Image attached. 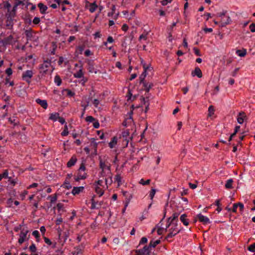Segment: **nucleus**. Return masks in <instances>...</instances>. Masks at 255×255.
<instances>
[{
  "label": "nucleus",
  "instance_id": "1",
  "mask_svg": "<svg viewBox=\"0 0 255 255\" xmlns=\"http://www.w3.org/2000/svg\"><path fill=\"white\" fill-rule=\"evenodd\" d=\"M44 241L45 243L49 247H51L52 249H55L57 247V245H59L62 247L67 240L66 238H65L64 241H62V236H61V231L58 232V241L57 242H52L49 238L43 236V237ZM62 248H59L56 251V253H60L61 254L63 253V251H61Z\"/></svg>",
  "mask_w": 255,
  "mask_h": 255
},
{
  "label": "nucleus",
  "instance_id": "2",
  "mask_svg": "<svg viewBox=\"0 0 255 255\" xmlns=\"http://www.w3.org/2000/svg\"><path fill=\"white\" fill-rule=\"evenodd\" d=\"M168 225L166 226V231L168 232L165 239L169 241L170 239L175 236L179 232V230L177 228V224L176 223L167 222Z\"/></svg>",
  "mask_w": 255,
  "mask_h": 255
},
{
  "label": "nucleus",
  "instance_id": "3",
  "mask_svg": "<svg viewBox=\"0 0 255 255\" xmlns=\"http://www.w3.org/2000/svg\"><path fill=\"white\" fill-rule=\"evenodd\" d=\"M87 177V174L86 172V167L84 163H82L77 172V174L74 176L75 181L78 182L80 180H84Z\"/></svg>",
  "mask_w": 255,
  "mask_h": 255
},
{
  "label": "nucleus",
  "instance_id": "4",
  "mask_svg": "<svg viewBox=\"0 0 255 255\" xmlns=\"http://www.w3.org/2000/svg\"><path fill=\"white\" fill-rule=\"evenodd\" d=\"M227 11H223L222 12H219L217 14V16L220 19V26L221 27H224L227 25L229 24L231 22V19L230 17L227 15L226 14Z\"/></svg>",
  "mask_w": 255,
  "mask_h": 255
},
{
  "label": "nucleus",
  "instance_id": "5",
  "mask_svg": "<svg viewBox=\"0 0 255 255\" xmlns=\"http://www.w3.org/2000/svg\"><path fill=\"white\" fill-rule=\"evenodd\" d=\"M29 230L28 228L26 227V229H22L19 234V238L18 243L19 245H22L24 242L29 240L30 238Z\"/></svg>",
  "mask_w": 255,
  "mask_h": 255
},
{
  "label": "nucleus",
  "instance_id": "6",
  "mask_svg": "<svg viewBox=\"0 0 255 255\" xmlns=\"http://www.w3.org/2000/svg\"><path fill=\"white\" fill-rule=\"evenodd\" d=\"M103 183L104 181L103 179H99L95 182V192L100 197L102 196L104 194L105 190L107 189Z\"/></svg>",
  "mask_w": 255,
  "mask_h": 255
},
{
  "label": "nucleus",
  "instance_id": "7",
  "mask_svg": "<svg viewBox=\"0 0 255 255\" xmlns=\"http://www.w3.org/2000/svg\"><path fill=\"white\" fill-rule=\"evenodd\" d=\"M34 75V72L31 70H26L22 73L21 78L22 79L25 81L27 83L30 84L31 79Z\"/></svg>",
  "mask_w": 255,
  "mask_h": 255
},
{
  "label": "nucleus",
  "instance_id": "8",
  "mask_svg": "<svg viewBox=\"0 0 255 255\" xmlns=\"http://www.w3.org/2000/svg\"><path fill=\"white\" fill-rule=\"evenodd\" d=\"M197 219H198L200 222H201L204 225H207L210 223L209 219L207 217L201 214H199L197 215L195 218V222L196 221Z\"/></svg>",
  "mask_w": 255,
  "mask_h": 255
},
{
  "label": "nucleus",
  "instance_id": "9",
  "mask_svg": "<svg viewBox=\"0 0 255 255\" xmlns=\"http://www.w3.org/2000/svg\"><path fill=\"white\" fill-rule=\"evenodd\" d=\"M51 66V60H47L43 62V63L41 64L39 69L41 70V72L46 73L48 71V68Z\"/></svg>",
  "mask_w": 255,
  "mask_h": 255
},
{
  "label": "nucleus",
  "instance_id": "10",
  "mask_svg": "<svg viewBox=\"0 0 255 255\" xmlns=\"http://www.w3.org/2000/svg\"><path fill=\"white\" fill-rule=\"evenodd\" d=\"M150 246H145L142 249L136 250V255H148L150 252Z\"/></svg>",
  "mask_w": 255,
  "mask_h": 255
},
{
  "label": "nucleus",
  "instance_id": "11",
  "mask_svg": "<svg viewBox=\"0 0 255 255\" xmlns=\"http://www.w3.org/2000/svg\"><path fill=\"white\" fill-rule=\"evenodd\" d=\"M116 6L115 5L113 4L112 6V7H111V11L108 12V16L109 17L112 16V17H113V18L114 19L117 20L120 15V12H118L116 13Z\"/></svg>",
  "mask_w": 255,
  "mask_h": 255
},
{
  "label": "nucleus",
  "instance_id": "12",
  "mask_svg": "<svg viewBox=\"0 0 255 255\" xmlns=\"http://www.w3.org/2000/svg\"><path fill=\"white\" fill-rule=\"evenodd\" d=\"M100 168L101 170H111V165L108 162L103 161L102 159L100 158Z\"/></svg>",
  "mask_w": 255,
  "mask_h": 255
},
{
  "label": "nucleus",
  "instance_id": "13",
  "mask_svg": "<svg viewBox=\"0 0 255 255\" xmlns=\"http://www.w3.org/2000/svg\"><path fill=\"white\" fill-rule=\"evenodd\" d=\"M3 45H10L13 43V37L12 35H9L1 41Z\"/></svg>",
  "mask_w": 255,
  "mask_h": 255
},
{
  "label": "nucleus",
  "instance_id": "14",
  "mask_svg": "<svg viewBox=\"0 0 255 255\" xmlns=\"http://www.w3.org/2000/svg\"><path fill=\"white\" fill-rule=\"evenodd\" d=\"M84 190V187L83 186L74 187L71 193L74 196H76L83 192Z\"/></svg>",
  "mask_w": 255,
  "mask_h": 255
},
{
  "label": "nucleus",
  "instance_id": "15",
  "mask_svg": "<svg viewBox=\"0 0 255 255\" xmlns=\"http://www.w3.org/2000/svg\"><path fill=\"white\" fill-rule=\"evenodd\" d=\"M111 175H112V174L111 170H101V171L100 172L99 174L100 178L103 177V179L109 176H111Z\"/></svg>",
  "mask_w": 255,
  "mask_h": 255
},
{
  "label": "nucleus",
  "instance_id": "16",
  "mask_svg": "<svg viewBox=\"0 0 255 255\" xmlns=\"http://www.w3.org/2000/svg\"><path fill=\"white\" fill-rule=\"evenodd\" d=\"M129 136V131L128 129H125L122 131V137L125 140L126 146L128 145L129 141L128 139L130 138Z\"/></svg>",
  "mask_w": 255,
  "mask_h": 255
},
{
  "label": "nucleus",
  "instance_id": "17",
  "mask_svg": "<svg viewBox=\"0 0 255 255\" xmlns=\"http://www.w3.org/2000/svg\"><path fill=\"white\" fill-rule=\"evenodd\" d=\"M77 161V158L76 155H73L70 160L67 163V167L70 168L73 166Z\"/></svg>",
  "mask_w": 255,
  "mask_h": 255
},
{
  "label": "nucleus",
  "instance_id": "18",
  "mask_svg": "<svg viewBox=\"0 0 255 255\" xmlns=\"http://www.w3.org/2000/svg\"><path fill=\"white\" fill-rule=\"evenodd\" d=\"M37 104L40 105L41 107H42L44 109H46L48 107V104L46 100H41L40 99H37L35 100Z\"/></svg>",
  "mask_w": 255,
  "mask_h": 255
},
{
  "label": "nucleus",
  "instance_id": "19",
  "mask_svg": "<svg viewBox=\"0 0 255 255\" xmlns=\"http://www.w3.org/2000/svg\"><path fill=\"white\" fill-rule=\"evenodd\" d=\"M132 110H131L128 113V118H127L125 121H124L123 123V125L125 127H126L127 126V121H128V123H131L132 122V115L133 114L132 110L133 109V106L132 105L131 106Z\"/></svg>",
  "mask_w": 255,
  "mask_h": 255
},
{
  "label": "nucleus",
  "instance_id": "20",
  "mask_svg": "<svg viewBox=\"0 0 255 255\" xmlns=\"http://www.w3.org/2000/svg\"><path fill=\"white\" fill-rule=\"evenodd\" d=\"M191 74L192 76H197L198 78L202 77V72L198 67L195 68L194 70L192 72Z\"/></svg>",
  "mask_w": 255,
  "mask_h": 255
},
{
  "label": "nucleus",
  "instance_id": "21",
  "mask_svg": "<svg viewBox=\"0 0 255 255\" xmlns=\"http://www.w3.org/2000/svg\"><path fill=\"white\" fill-rule=\"evenodd\" d=\"M73 76L76 78H81L83 77L84 72L83 71L82 65L80 66V69L78 71L73 74Z\"/></svg>",
  "mask_w": 255,
  "mask_h": 255
},
{
  "label": "nucleus",
  "instance_id": "22",
  "mask_svg": "<svg viewBox=\"0 0 255 255\" xmlns=\"http://www.w3.org/2000/svg\"><path fill=\"white\" fill-rule=\"evenodd\" d=\"M24 33L26 35L27 40H31L33 34L32 30L31 29H26L25 30Z\"/></svg>",
  "mask_w": 255,
  "mask_h": 255
},
{
  "label": "nucleus",
  "instance_id": "23",
  "mask_svg": "<svg viewBox=\"0 0 255 255\" xmlns=\"http://www.w3.org/2000/svg\"><path fill=\"white\" fill-rule=\"evenodd\" d=\"M179 215V213L178 212L173 213L172 215L168 219L167 222L174 223L175 221H177Z\"/></svg>",
  "mask_w": 255,
  "mask_h": 255
},
{
  "label": "nucleus",
  "instance_id": "24",
  "mask_svg": "<svg viewBox=\"0 0 255 255\" xmlns=\"http://www.w3.org/2000/svg\"><path fill=\"white\" fill-rule=\"evenodd\" d=\"M38 7L39 8L40 12L41 14L46 13V11L48 9V7L46 5H44L43 3L40 2L38 4Z\"/></svg>",
  "mask_w": 255,
  "mask_h": 255
},
{
  "label": "nucleus",
  "instance_id": "25",
  "mask_svg": "<svg viewBox=\"0 0 255 255\" xmlns=\"http://www.w3.org/2000/svg\"><path fill=\"white\" fill-rule=\"evenodd\" d=\"M246 117V115L244 112H240L238 114L237 118V121L240 124H242L244 121V118Z\"/></svg>",
  "mask_w": 255,
  "mask_h": 255
},
{
  "label": "nucleus",
  "instance_id": "26",
  "mask_svg": "<svg viewBox=\"0 0 255 255\" xmlns=\"http://www.w3.org/2000/svg\"><path fill=\"white\" fill-rule=\"evenodd\" d=\"M180 219L181 222L184 225L187 226L189 225V219H187L186 214H182L180 216Z\"/></svg>",
  "mask_w": 255,
  "mask_h": 255
},
{
  "label": "nucleus",
  "instance_id": "27",
  "mask_svg": "<svg viewBox=\"0 0 255 255\" xmlns=\"http://www.w3.org/2000/svg\"><path fill=\"white\" fill-rule=\"evenodd\" d=\"M117 142H118V137L117 136H114L112 138L111 141L109 142V146L111 148H113L116 146V145L117 144Z\"/></svg>",
  "mask_w": 255,
  "mask_h": 255
},
{
  "label": "nucleus",
  "instance_id": "28",
  "mask_svg": "<svg viewBox=\"0 0 255 255\" xmlns=\"http://www.w3.org/2000/svg\"><path fill=\"white\" fill-rule=\"evenodd\" d=\"M97 8L98 5H97L95 2L89 3L88 9L90 12H91V13H93L94 11H95Z\"/></svg>",
  "mask_w": 255,
  "mask_h": 255
},
{
  "label": "nucleus",
  "instance_id": "29",
  "mask_svg": "<svg viewBox=\"0 0 255 255\" xmlns=\"http://www.w3.org/2000/svg\"><path fill=\"white\" fill-rule=\"evenodd\" d=\"M105 181L106 187V188H108L109 187V185H111L113 182L112 180V175H111V176L107 177V178H104L103 181Z\"/></svg>",
  "mask_w": 255,
  "mask_h": 255
},
{
  "label": "nucleus",
  "instance_id": "30",
  "mask_svg": "<svg viewBox=\"0 0 255 255\" xmlns=\"http://www.w3.org/2000/svg\"><path fill=\"white\" fill-rule=\"evenodd\" d=\"M142 83L143 84V87H144V90L147 92H148L153 86V84L152 83H146L145 82H143Z\"/></svg>",
  "mask_w": 255,
  "mask_h": 255
},
{
  "label": "nucleus",
  "instance_id": "31",
  "mask_svg": "<svg viewBox=\"0 0 255 255\" xmlns=\"http://www.w3.org/2000/svg\"><path fill=\"white\" fill-rule=\"evenodd\" d=\"M115 181L118 183V186H121L123 183H122V177L121 176L120 174H117L115 176Z\"/></svg>",
  "mask_w": 255,
  "mask_h": 255
},
{
  "label": "nucleus",
  "instance_id": "32",
  "mask_svg": "<svg viewBox=\"0 0 255 255\" xmlns=\"http://www.w3.org/2000/svg\"><path fill=\"white\" fill-rule=\"evenodd\" d=\"M236 54L240 57H244L247 54V50L245 49L243 50H237L236 51Z\"/></svg>",
  "mask_w": 255,
  "mask_h": 255
},
{
  "label": "nucleus",
  "instance_id": "33",
  "mask_svg": "<svg viewBox=\"0 0 255 255\" xmlns=\"http://www.w3.org/2000/svg\"><path fill=\"white\" fill-rule=\"evenodd\" d=\"M59 117V113H52L50 115L49 119L53 121H56L57 120H58Z\"/></svg>",
  "mask_w": 255,
  "mask_h": 255
},
{
  "label": "nucleus",
  "instance_id": "34",
  "mask_svg": "<svg viewBox=\"0 0 255 255\" xmlns=\"http://www.w3.org/2000/svg\"><path fill=\"white\" fill-rule=\"evenodd\" d=\"M233 180L232 179H228L226 183L225 184V187L226 189H230L233 188L232 184H233Z\"/></svg>",
  "mask_w": 255,
  "mask_h": 255
},
{
  "label": "nucleus",
  "instance_id": "35",
  "mask_svg": "<svg viewBox=\"0 0 255 255\" xmlns=\"http://www.w3.org/2000/svg\"><path fill=\"white\" fill-rule=\"evenodd\" d=\"M6 26L9 29L11 28L13 26V21L10 17H8L6 21Z\"/></svg>",
  "mask_w": 255,
  "mask_h": 255
},
{
  "label": "nucleus",
  "instance_id": "36",
  "mask_svg": "<svg viewBox=\"0 0 255 255\" xmlns=\"http://www.w3.org/2000/svg\"><path fill=\"white\" fill-rule=\"evenodd\" d=\"M47 199H50V203L51 204L55 203L57 199V196L56 194H55L52 195H49Z\"/></svg>",
  "mask_w": 255,
  "mask_h": 255
},
{
  "label": "nucleus",
  "instance_id": "37",
  "mask_svg": "<svg viewBox=\"0 0 255 255\" xmlns=\"http://www.w3.org/2000/svg\"><path fill=\"white\" fill-rule=\"evenodd\" d=\"M62 186L67 189H70L72 188V186L70 184V180H65Z\"/></svg>",
  "mask_w": 255,
  "mask_h": 255
},
{
  "label": "nucleus",
  "instance_id": "38",
  "mask_svg": "<svg viewBox=\"0 0 255 255\" xmlns=\"http://www.w3.org/2000/svg\"><path fill=\"white\" fill-rule=\"evenodd\" d=\"M32 235L35 238L36 241L39 242L40 240V234L37 230L32 232Z\"/></svg>",
  "mask_w": 255,
  "mask_h": 255
},
{
  "label": "nucleus",
  "instance_id": "39",
  "mask_svg": "<svg viewBox=\"0 0 255 255\" xmlns=\"http://www.w3.org/2000/svg\"><path fill=\"white\" fill-rule=\"evenodd\" d=\"M54 82L58 86H59L61 84L62 81L61 78L59 75H56L55 76Z\"/></svg>",
  "mask_w": 255,
  "mask_h": 255
},
{
  "label": "nucleus",
  "instance_id": "40",
  "mask_svg": "<svg viewBox=\"0 0 255 255\" xmlns=\"http://www.w3.org/2000/svg\"><path fill=\"white\" fill-rule=\"evenodd\" d=\"M57 48V44L55 42L52 43V49L50 50V54L51 55H54L55 54V51Z\"/></svg>",
  "mask_w": 255,
  "mask_h": 255
},
{
  "label": "nucleus",
  "instance_id": "41",
  "mask_svg": "<svg viewBox=\"0 0 255 255\" xmlns=\"http://www.w3.org/2000/svg\"><path fill=\"white\" fill-rule=\"evenodd\" d=\"M68 134H69V131H68V126L67 125H65L64 126V130L61 132V135L62 136H67L68 135Z\"/></svg>",
  "mask_w": 255,
  "mask_h": 255
},
{
  "label": "nucleus",
  "instance_id": "42",
  "mask_svg": "<svg viewBox=\"0 0 255 255\" xmlns=\"http://www.w3.org/2000/svg\"><path fill=\"white\" fill-rule=\"evenodd\" d=\"M150 182H151L150 179H147V180L144 181V180L142 178L140 180L139 183L142 185H147L149 184Z\"/></svg>",
  "mask_w": 255,
  "mask_h": 255
},
{
  "label": "nucleus",
  "instance_id": "43",
  "mask_svg": "<svg viewBox=\"0 0 255 255\" xmlns=\"http://www.w3.org/2000/svg\"><path fill=\"white\" fill-rule=\"evenodd\" d=\"M8 174L7 170H5L2 174H0V181H1L2 178H7Z\"/></svg>",
  "mask_w": 255,
  "mask_h": 255
},
{
  "label": "nucleus",
  "instance_id": "44",
  "mask_svg": "<svg viewBox=\"0 0 255 255\" xmlns=\"http://www.w3.org/2000/svg\"><path fill=\"white\" fill-rule=\"evenodd\" d=\"M84 48L85 46L84 45H79L77 47L76 51L78 52L79 54H82Z\"/></svg>",
  "mask_w": 255,
  "mask_h": 255
},
{
  "label": "nucleus",
  "instance_id": "45",
  "mask_svg": "<svg viewBox=\"0 0 255 255\" xmlns=\"http://www.w3.org/2000/svg\"><path fill=\"white\" fill-rule=\"evenodd\" d=\"M160 240H156L155 241H151L149 244L150 247L155 248L158 244L160 243Z\"/></svg>",
  "mask_w": 255,
  "mask_h": 255
},
{
  "label": "nucleus",
  "instance_id": "46",
  "mask_svg": "<svg viewBox=\"0 0 255 255\" xmlns=\"http://www.w3.org/2000/svg\"><path fill=\"white\" fill-rule=\"evenodd\" d=\"M215 109L213 106H210L208 108L209 116L211 117L214 114Z\"/></svg>",
  "mask_w": 255,
  "mask_h": 255
},
{
  "label": "nucleus",
  "instance_id": "47",
  "mask_svg": "<svg viewBox=\"0 0 255 255\" xmlns=\"http://www.w3.org/2000/svg\"><path fill=\"white\" fill-rule=\"evenodd\" d=\"M147 34H148V33L147 32L143 33L139 37V41H141V40H146L147 38Z\"/></svg>",
  "mask_w": 255,
  "mask_h": 255
},
{
  "label": "nucleus",
  "instance_id": "48",
  "mask_svg": "<svg viewBox=\"0 0 255 255\" xmlns=\"http://www.w3.org/2000/svg\"><path fill=\"white\" fill-rule=\"evenodd\" d=\"M156 193V190L155 189L152 188L149 192V197H150L151 200H152L155 194Z\"/></svg>",
  "mask_w": 255,
  "mask_h": 255
},
{
  "label": "nucleus",
  "instance_id": "49",
  "mask_svg": "<svg viewBox=\"0 0 255 255\" xmlns=\"http://www.w3.org/2000/svg\"><path fill=\"white\" fill-rule=\"evenodd\" d=\"M10 77H6L5 78V84L6 85L7 84H9V86H13L14 85V82L13 81H10Z\"/></svg>",
  "mask_w": 255,
  "mask_h": 255
},
{
  "label": "nucleus",
  "instance_id": "50",
  "mask_svg": "<svg viewBox=\"0 0 255 255\" xmlns=\"http://www.w3.org/2000/svg\"><path fill=\"white\" fill-rule=\"evenodd\" d=\"M95 120H96V119H95L93 117H92L91 116H87L85 119V120L87 122H89V123H93L94 121H95Z\"/></svg>",
  "mask_w": 255,
  "mask_h": 255
},
{
  "label": "nucleus",
  "instance_id": "51",
  "mask_svg": "<svg viewBox=\"0 0 255 255\" xmlns=\"http://www.w3.org/2000/svg\"><path fill=\"white\" fill-rule=\"evenodd\" d=\"M65 91L67 92V96L70 97H74L75 95V93L72 92L71 90L66 89Z\"/></svg>",
  "mask_w": 255,
  "mask_h": 255
},
{
  "label": "nucleus",
  "instance_id": "52",
  "mask_svg": "<svg viewBox=\"0 0 255 255\" xmlns=\"http://www.w3.org/2000/svg\"><path fill=\"white\" fill-rule=\"evenodd\" d=\"M22 229H26V227H23V225H18V226L14 227V231L17 232L19 230H20V231H21Z\"/></svg>",
  "mask_w": 255,
  "mask_h": 255
},
{
  "label": "nucleus",
  "instance_id": "53",
  "mask_svg": "<svg viewBox=\"0 0 255 255\" xmlns=\"http://www.w3.org/2000/svg\"><path fill=\"white\" fill-rule=\"evenodd\" d=\"M29 250L32 253H35L36 251V248L35 245L34 244H32V245L30 246V247L29 248Z\"/></svg>",
  "mask_w": 255,
  "mask_h": 255
},
{
  "label": "nucleus",
  "instance_id": "54",
  "mask_svg": "<svg viewBox=\"0 0 255 255\" xmlns=\"http://www.w3.org/2000/svg\"><path fill=\"white\" fill-rule=\"evenodd\" d=\"M28 193V191L27 190H24L20 195L21 200H24L26 195H27Z\"/></svg>",
  "mask_w": 255,
  "mask_h": 255
},
{
  "label": "nucleus",
  "instance_id": "55",
  "mask_svg": "<svg viewBox=\"0 0 255 255\" xmlns=\"http://www.w3.org/2000/svg\"><path fill=\"white\" fill-rule=\"evenodd\" d=\"M114 41L113 38L111 36H109L107 38V42H104V44L106 46L107 45V43H113Z\"/></svg>",
  "mask_w": 255,
  "mask_h": 255
},
{
  "label": "nucleus",
  "instance_id": "56",
  "mask_svg": "<svg viewBox=\"0 0 255 255\" xmlns=\"http://www.w3.org/2000/svg\"><path fill=\"white\" fill-rule=\"evenodd\" d=\"M5 72L7 75V77H10L12 74V70L10 68H7Z\"/></svg>",
  "mask_w": 255,
  "mask_h": 255
},
{
  "label": "nucleus",
  "instance_id": "57",
  "mask_svg": "<svg viewBox=\"0 0 255 255\" xmlns=\"http://www.w3.org/2000/svg\"><path fill=\"white\" fill-rule=\"evenodd\" d=\"M248 250L252 252H255V243L252 244L248 247Z\"/></svg>",
  "mask_w": 255,
  "mask_h": 255
},
{
  "label": "nucleus",
  "instance_id": "58",
  "mask_svg": "<svg viewBox=\"0 0 255 255\" xmlns=\"http://www.w3.org/2000/svg\"><path fill=\"white\" fill-rule=\"evenodd\" d=\"M89 102L87 101L86 102V103H81V107H82L83 108V110H84V112H85V111L86 110V109L87 108V107L89 106Z\"/></svg>",
  "mask_w": 255,
  "mask_h": 255
},
{
  "label": "nucleus",
  "instance_id": "59",
  "mask_svg": "<svg viewBox=\"0 0 255 255\" xmlns=\"http://www.w3.org/2000/svg\"><path fill=\"white\" fill-rule=\"evenodd\" d=\"M93 127L95 128H98L100 127V124L97 120H95V121L93 122Z\"/></svg>",
  "mask_w": 255,
  "mask_h": 255
},
{
  "label": "nucleus",
  "instance_id": "60",
  "mask_svg": "<svg viewBox=\"0 0 255 255\" xmlns=\"http://www.w3.org/2000/svg\"><path fill=\"white\" fill-rule=\"evenodd\" d=\"M7 178H8V181L11 185L14 186L16 184V182L14 179H12L11 177H8Z\"/></svg>",
  "mask_w": 255,
  "mask_h": 255
},
{
  "label": "nucleus",
  "instance_id": "61",
  "mask_svg": "<svg viewBox=\"0 0 255 255\" xmlns=\"http://www.w3.org/2000/svg\"><path fill=\"white\" fill-rule=\"evenodd\" d=\"M12 203H13L12 199H11V198L8 199L6 201V204H7V207H10L12 205Z\"/></svg>",
  "mask_w": 255,
  "mask_h": 255
},
{
  "label": "nucleus",
  "instance_id": "62",
  "mask_svg": "<svg viewBox=\"0 0 255 255\" xmlns=\"http://www.w3.org/2000/svg\"><path fill=\"white\" fill-rule=\"evenodd\" d=\"M238 207V203L234 204L233 208L232 209V212L233 213H236Z\"/></svg>",
  "mask_w": 255,
  "mask_h": 255
},
{
  "label": "nucleus",
  "instance_id": "63",
  "mask_svg": "<svg viewBox=\"0 0 255 255\" xmlns=\"http://www.w3.org/2000/svg\"><path fill=\"white\" fill-rule=\"evenodd\" d=\"M250 29L251 32H255V23H252L250 25Z\"/></svg>",
  "mask_w": 255,
  "mask_h": 255
},
{
  "label": "nucleus",
  "instance_id": "64",
  "mask_svg": "<svg viewBox=\"0 0 255 255\" xmlns=\"http://www.w3.org/2000/svg\"><path fill=\"white\" fill-rule=\"evenodd\" d=\"M40 18L38 17H35L33 20V23L34 24H37L40 22Z\"/></svg>",
  "mask_w": 255,
  "mask_h": 255
}]
</instances>
